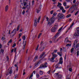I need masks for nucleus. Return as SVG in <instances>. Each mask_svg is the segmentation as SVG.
Wrapping results in <instances>:
<instances>
[{
  "instance_id": "4c0bfd02",
  "label": "nucleus",
  "mask_w": 79,
  "mask_h": 79,
  "mask_svg": "<svg viewBox=\"0 0 79 79\" xmlns=\"http://www.w3.org/2000/svg\"><path fill=\"white\" fill-rule=\"evenodd\" d=\"M36 77L37 78H39V75L38 73L36 74Z\"/></svg>"
},
{
  "instance_id": "f704fd0d",
  "label": "nucleus",
  "mask_w": 79,
  "mask_h": 79,
  "mask_svg": "<svg viewBox=\"0 0 79 79\" xmlns=\"http://www.w3.org/2000/svg\"><path fill=\"white\" fill-rule=\"evenodd\" d=\"M63 27H60V28L59 29V30H58V32H60V31H61V30L62 29V28H63Z\"/></svg>"
},
{
  "instance_id": "c756f323",
  "label": "nucleus",
  "mask_w": 79,
  "mask_h": 79,
  "mask_svg": "<svg viewBox=\"0 0 79 79\" xmlns=\"http://www.w3.org/2000/svg\"><path fill=\"white\" fill-rule=\"evenodd\" d=\"M73 52H74V48H72L71 50V53H73Z\"/></svg>"
},
{
  "instance_id": "c85d7f7f",
  "label": "nucleus",
  "mask_w": 79,
  "mask_h": 79,
  "mask_svg": "<svg viewBox=\"0 0 79 79\" xmlns=\"http://www.w3.org/2000/svg\"><path fill=\"white\" fill-rule=\"evenodd\" d=\"M59 7L60 8V10H63V9H64V8H63V7L61 6H59Z\"/></svg>"
},
{
  "instance_id": "c03bdc74",
  "label": "nucleus",
  "mask_w": 79,
  "mask_h": 79,
  "mask_svg": "<svg viewBox=\"0 0 79 79\" xmlns=\"http://www.w3.org/2000/svg\"><path fill=\"white\" fill-rule=\"evenodd\" d=\"M27 3L26 2H25L24 3V6H26V4H27Z\"/></svg>"
},
{
  "instance_id": "774afa93",
  "label": "nucleus",
  "mask_w": 79,
  "mask_h": 79,
  "mask_svg": "<svg viewBox=\"0 0 79 79\" xmlns=\"http://www.w3.org/2000/svg\"><path fill=\"white\" fill-rule=\"evenodd\" d=\"M2 40H5V38H4V37H2Z\"/></svg>"
},
{
  "instance_id": "6e6552de",
  "label": "nucleus",
  "mask_w": 79,
  "mask_h": 79,
  "mask_svg": "<svg viewBox=\"0 0 79 79\" xmlns=\"http://www.w3.org/2000/svg\"><path fill=\"white\" fill-rule=\"evenodd\" d=\"M45 47L42 46H41L40 48V52H42L43 50H44Z\"/></svg>"
},
{
  "instance_id": "69168bd1",
  "label": "nucleus",
  "mask_w": 79,
  "mask_h": 79,
  "mask_svg": "<svg viewBox=\"0 0 79 79\" xmlns=\"http://www.w3.org/2000/svg\"><path fill=\"white\" fill-rule=\"evenodd\" d=\"M65 1H66L67 2H70V0H65Z\"/></svg>"
},
{
  "instance_id": "6ab92c4d",
  "label": "nucleus",
  "mask_w": 79,
  "mask_h": 79,
  "mask_svg": "<svg viewBox=\"0 0 79 79\" xmlns=\"http://www.w3.org/2000/svg\"><path fill=\"white\" fill-rule=\"evenodd\" d=\"M44 56H45V53L43 52L42 54L40 56V58H44Z\"/></svg>"
},
{
  "instance_id": "b1692460",
  "label": "nucleus",
  "mask_w": 79,
  "mask_h": 79,
  "mask_svg": "<svg viewBox=\"0 0 79 79\" xmlns=\"http://www.w3.org/2000/svg\"><path fill=\"white\" fill-rule=\"evenodd\" d=\"M23 40V44H24V40H25V39H26V36H25V35H23V37H22Z\"/></svg>"
},
{
  "instance_id": "0eeeda50",
  "label": "nucleus",
  "mask_w": 79,
  "mask_h": 79,
  "mask_svg": "<svg viewBox=\"0 0 79 79\" xmlns=\"http://www.w3.org/2000/svg\"><path fill=\"white\" fill-rule=\"evenodd\" d=\"M41 63L42 61H41V60H40L39 61L37 62V63L35 64V67H36V66H37V65H38L39 64H40V63Z\"/></svg>"
},
{
  "instance_id": "cd10ccee",
  "label": "nucleus",
  "mask_w": 79,
  "mask_h": 79,
  "mask_svg": "<svg viewBox=\"0 0 79 79\" xmlns=\"http://www.w3.org/2000/svg\"><path fill=\"white\" fill-rule=\"evenodd\" d=\"M60 5H61V4L59 2H58V4L57 5V7H59V6H60Z\"/></svg>"
},
{
  "instance_id": "9d476101",
  "label": "nucleus",
  "mask_w": 79,
  "mask_h": 79,
  "mask_svg": "<svg viewBox=\"0 0 79 79\" xmlns=\"http://www.w3.org/2000/svg\"><path fill=\"white\" fill-rule=\"evenodd\" d=\"M41 7H42V5H40V9L38 8V9L36 11L37 13H39L40 11Z\"/></svg>"
},
{
  "instance_id": "393cba45",
  "label": "nucleus",
  "mask_w": 79,
  "mask_h": 79,
  "mask_svg": "<svg viewBox=\"0 0 79 79\" xmlns=\"http://www.w3.org/2000/svg\"><path fill=\"white\" fill-rule=\"evenodd\" d=\"M20 28V25H19L17 28V31H19V28Z\"/></svg>"
},
{
  "instance_id": "0e129e2a",
  "label": "nucleus",
  "mask_w": 79,
  "mask_h": 79,
  "mask_svg": "<svg viewBox=\"0 0 79 79\" xmlns=\"http://www.w3.org/2000/svg\"><path fill=\"white\" fill-rule=\"evenodd\" d=\"M79 44H77L76 46V48H77V47H79Z\"/></svg>"
},
{
  "instance_id": "338daca9",
  "label": "nucleus",
  "mask_w": 79,
  "mask_h": 79,
  "mask_svg": "<svg viewBox=\"0 0 79 79\" xmlns=\"http://www.w3.org/2000/svg\"><path fill=\"white\" fill-rule=\"evenodd\" d=\"M50 72H51V70H49V71L48 72V74H50Z\"/></svg>"
},
{
  "instance_id": "a19ab883",
  "label": "nucleus",
  "mask_w": 79,
  "mask_h": 79,
  "mask_svg": "<svg viewBox=\"0 0 79 79\" xmlns=\"http://www.w3.org/2000/svg\"><path fill=\"white\" fill-rule=\"evenodd\" d=\"M1 52L2 53H3L4 52V50H3V49H1Z\"/></svg>"
},
{
  "instance_id": "a211bd4d",
  "label": "nucleus",
  "mask_w": 79,
  "mask_h": 79,
  "mask_svg": "<svg viewBox=\"0 0 79 79\" xmlns=\"http://www.w3.org/2000/svg\"><path fill=\"white\" fill-rule=\"evenodd\" d=\"M8 10V6L7 5L6 6L5 8V11H7Z\"/></svg>"
},
{
  "instance_id": "de8ad7c7",
  "label": "nucleus",
  "mask_w": 79,
  "mask_h": 79,
  "mask_svg": "<svg viewBox=\"0 0 79 79\" xmlns=\"http://www.w3.org/2000/svg\"><path fill=\"white\" fill-rule=\"evenodd\" d=\"M62 11L63 13H65V12L66 11V10L63 9H62Z\"/></svg>"
},
{
  "instance_id": "7c9ffc66",
  "label": "nucleus",
  "mask_w": 79,
  "mask_h": 79,
  "mask_svg": "<svg viewBox=\"0 0 79 79\" xmlns=\"http://www.w3.org/2000/svg\"><path fill=\"white\" fill-rule=\"evenodd\" d=\"M40 75H42L43 74V72H42V71H41V70H40Z\"/></svg>"
},
{
  "instance_id": "58836bf2",
  "label": "nucleus",
  "mask_w": 79,
  "mask_h": 79,
  "mask_svg": "<svg viewBox=\"0 0 79 79\" xmlns=\"http://www.w3.org/2000/svg\"><path fill=\"white\" fill-rule=\"evenodd\" d=\"M42 34V33H40L38 37V38L39 39L40 38V36Z\"/></svg>"
},
{
  "instance_id": "2eb2a0df",
  "label": "nucleus",
  "mask_w": 79,
  "mask_h": 79,
  "mask_svg": "<svg viewBox=\"0 0 79 79\" xmlns=\"http://www.w3.org/2000/svg\"><path fill=\"white\" fill-rule=\"evenodd\" d=\"M79 5V2L77 1V2L75 4V5H74V7H76V6H78Z\"/></svg>"
},
{
  "instance_id": "aec40b11",
  "label": "nucleus",
  "mask_w": 79,
  "mask_h": 79,
  "mask_svg": "<svg viewBox=\"0 0 79 79\" xmlns=\"http://www.w3.org/2000/svg\"><path fill=\"white\" fill-rule=\"evenodd\" d=\"M30 6H31V5L30 4V3H29V5H27V10H29V9L30 8Z\"/></svg>"
},
{
  "instance_id": "603ef678",
  "label": "nucleus",
  "mask_w": 79,
  "mask_h": 79,
  "mask_svg": "<svg viewBox=\"0 0 79 79\" xmlns=\"http://www.w3.org/2000/svg\"><path fill=\"white\" fill-rule=\"evenodd\" d=\"M14 52H15V53H16V48H15L14 49Z\"/></svg>"
},
{
  "instance_id": "20e7f679",
  "label": "nucleus",
  "mask_w": 79,
  "mask_h": 79,
  "mask_svg": "<svg viewBox=\"0 0 79 79\" xmlns=\"http://www.w3.org/2000/svg\"><path fill=\"white\" fill-rule=\"evenodd\" d=\"M47 64H48L46 62L44 64V65H41L39 68H47Z\"/></svg>"
},
{
  "instance_id": "3c124183",
  "label": "nucleus",
  "mask_w": 79,
  "mask_h": 79,
  "mask_svg": "<svg viewBox=\"0 0 79 79\" xmlns=\"http://www.w3.org/2000/svg\"><path fill=\"white\" fill-rule=\"evenodd\" d=\"M46 18L47 19V21H48L49 19L48 17H46Z\"/></svg>"
},
{
  "instance_id": "6e6d98bb",
  "label": "nucleus",
  "mask_w": 79,
  "mask_h": 79,
  "mask_svg": "<svg viewBox=\"0 0 79 79\" xmlns=\"http://www.w3.org/2000/svg\"><path fill=\"white\" fill-rule=\"evenodd\" d=\"M42 44H43V41H42L40 44V45L41 46H42Z\"/></svg>"
},
{
  "instance_id": "f03ea898",
  "label": "nucleus",
  "mask_w": 79,
  "mask_h": 79,
  "mask_svg": "<svg viewBox=\"0 0 79 79\" xmlns=\"http://www.w3.org/2000/svg\"><path fill=\"white\" fill-rule=\"evenodd\" d=\"M16 29H14L12 31V32L10 33V36H11L12 37H13V36H14V35H15L16 34Z\"/></svg>"
},
{
  "instance_id": "423d86ee",
  "label": "nucleus",
  "mask_w": 79,
  "mask_h": 79,
  "mask_svg": "<svg viewBox=\"0 0 79 79\" xmlns=\"http://www.w3.org/2000/svg\"><path fill=\"white\" fill-rule=\"evenodd\" d=\"M55 74L56 77H57L58 79L61 78V77H62V76H61V75L60 74H59L58 73H56Z\"/></svg>"
},
{
  "instance_id": "e433bc0d",
  "label": "nucleus",
  "mask_w": 79,
  "mask_h": 79,
  "mask_svg": "<svg viewBox=\"0 0 79 79\" xmlns=\"http://www.w3.org/2000/svg\"><path fill=\"white\" fill-rule=\"evenodd\" d=\"M71 16V15L69 14L66 16V18H69V17Z\"/></svg>"
},
{
  "instance_id": "f3484780",
  "label": "nucleus",
  "mask_w": 79,
  "mask_h": 79,
  "mask_svg": "<svg viewBox=\"0 0 79 79\" xmlns=\"http://www.w3.org/2000/svg\"><path fill=\"white\" fill-rule=\"evenodd\" d=\"M37 59H38V56H36L35 57V58L33 60V61H36V60H37Z\"/></svg>"
},
{
  "instance_id": "7ed1b4c3",
  "label": "nucleus",
  "mask_w": 79,
  "mask_h": 79,
  "mask_svg": "<svg viewBox=\"0 0 79 79\" xmlns=\"http://www.w3.org/2000/svg\"><path fill=\"white\" fill-rule=\"evenodd\" d=\"M58 16L59 17V18H60L61 19H64V18H65L64 15L61 13H59L58 15Z\"/></svg>"
},
{
  "instance_id": "c9c22d12",
  "label": "nucleus",
  "mask_w": 79,
  "mask_h": 79,
  "mask_svg": "<svg viewBox=\"0 0 79 79\" xmlns=\"http://www.w3.org/2000/svg\"><path fill=\"white\" fill-rule=\"evenodd\" d=\"M32 76H33V73H32L31 74V75H30V77H29V79L31 78V77H32Z\"/></svg>"
},
{
  "instance_id": "79ce46f5",
  "label": "nucleus",
  "mask_w": 79,
  "mask_h": 79,
  "mask_svg": "<svg viewBox=\"0 0 79 79\" xmlns=\"http://www.w3.org/2000/svg\"><path fill=\"white\" fill-rule=\"evenodd\" d=\"M24 13H25V11H24V10H23L22 12V14L23 15H24Z\"/></svg>"
},
{
  "instance_id": "13d9d810",
  "label": "nucleus",
  "mask_w": 79,
  "mask_h": 79,
  "mask_svg": "<svg viewBox=\"0 0 79 79\" xmlns=\"http://www.w3.org/2000/svg\"><path fill=\"white\" fill-rule=\"evenodd\" d=\"M6 58L7 59V61H9V57H8V56H7L6 57Z\"/></svg>"
},
{
  "instance_id": "2f4dec72",
  "label": "nucleus",
  "mask_w": 79,
  "mask_h": 79,
  "mask_svg": "<svg viewBox=\"0 0 79 79\" xmlns=\"http://www.w3.org/2000/svg\"><path fill=\"white\" fill-rule=\"evenodd\" d=\"M67 67H69V68L71 67V63H70L69 64V65H68L67 66Z\"/></svg>"
},
{
  "instance_id": "e2e57ef3",
  "label": "nucleus",
  "mask_w": 79,
  "mask_h": 79,
  "mask_svg": "<svg viewBox=\"0 0 79 79\" xmlns=\"http://www.w3.org/2000/svg\"><path fill=\"white\" fill-rule=\"evenodd\" d=\"M63 50H64L65 51H66V49L65 48H64L63 49Z\"/></svg>"
},
{
  "instance_id": "f8f14e48",
  "label": "nucleus",
  "mask_w": 79,
  "mask_h": 79,
  "mask_svg": "<svg viewBox=\"0 0 79 79\" xmlns=\"http://www.w3.org/2000/svg\"><path fill=\"white\" fill-rule=\"evenodd\" d=\"M63 61V58H62V57H60V59L59 64H62V63H63V61Z\"/></svg>"
},
{
  "instance_id": "ea45409f",
  "label": "nucleus",
  "mask_w": 79,
  "mask_h": 79,
  "mask_svg": "<svg viewBox=\"0 0 79 79\" xmlns=\"http://www.w3.org/2000/svg\"><path fill=\"white\" fill-rule=\"evenodd\" d=\"M26 43H25L24 45H23V50H24V48H25V46H26Z\"/></svg>"
},
{
  "instance_id": "5701e85b",
  "label": "nucleus",
  "mask_w": 79,
  "mask_h": 79,
  "mask_svg": "<svg viewBox=\"0 0 79 79\" xmlns=\"http://www.w3.org/2000/svg\"><path fill=\"white\" fill-rule=\"evenodd\" d=\"M54 59H55V58L53 57H52L51 59H50L51 61H52V62H54V61H55Z\"/></svg>"
},
{
  "instance_id": "052dcab7",
  "label": "nucleus",
  "mask_w": 79,
  "mask_h": 79,
  "mask_svg": "<svg viewBox=\"0 0 79 79\" xmlns=\"http://www.w3.org/2000/svg\"><path fill=\"white\" fill-rule=\"evenodd\" d=\"M57 50H54V53H56V52H57Z\"/></svg>"
},
{
  "instance_id": "a18cd8bd",
  "label": "nucleus",
  "mask_w": 79,
  "mask_h": 79,
  "mask_svg": "<svg viewBox=\"0 0 79 79\" xmlns=\"http://www.w3.org/2000/svg\"><path fill=\"white\" fill-rule=\"evenodd\" d=\"M16 44H15V43H14V44H13V46H12V47H15V46H16Z\"/></svg>"
},
{
  "instance_id": "4468645a",
  "label": "nucleus",
  "mask_w": 79,
  "mask_h": 79,
  "mask_svg": "<svg viewBox=\"0 0 79 79\" xmlns=\"http://www.w3.org/2000/svg\"><path fill=\"white\" fill-rule=\"evenodd\" d=\"M59 34H60V33L57 32V34H56L54 36V40H55L56 39V37H57L58 35Z\"/></svg>"
},
{
  "instance_id": "bb28decb",
  "label": "nucleus",
  "mask_w": 79,
  "mask_h": 79,
  "mask_svg": "<svg viewBox=\"0 0 79 79\" xmlns=\"http://www.w3.org/2000/svg\"><path fill=\"white\" fill-rule=\"evenodd\" d=\"M41 18V17L39 16L38 19V22L39 23V22H40V19Z\"/></svg>"
},
{
  "instance_id": "49530a36",
  "label": "nucleus",
  "mask_w": 79,
  "mask_h": 79,
  "mask_svg": "<svg viewBox=\"0 0 79 79\" xmlns=\"http://www.w3.org/2000/svg\"><path fill=\"white\" fill-rule=\"evenodd\" d=\"M53 10H52L51 12H50V14L51 15H52L53 14Z\"/></svg>"
},
{
  "instance_id": "39448f33",
  "label": "nucleus",
  "mask_w": 79,
  "mask_h": 79,
  "mask_svg": "<svg viewBox=\"0 0 79 79\" xmlns=\"http://www.w3.org/2000/svg\"><path fill=\"white\" fill-rule=\"evenodd\" d=\"M49 20L51 21L52 23H53L55 22V18L54 17V16H52L51 19H50Z\"/></svg>"
},
{
  "instance_id": "37998d69",
  "label": "nucleus",
  "mask_w": 79,
  "mask_h": 79,
  "mask_svg": "<svg viewBox=\"0 0 79 79\" xmlns=\"http://www.w3.org/2000/svg\"><path fill=\"white\" fill-rule=\"evenodd\" d=\"M12 73V70H11H11L10 71V72H9V74H11Z\"/></svg>"
},
{
  "instance_id": "864d4df0",
  "label": "nucleus",
  "mask_w": 79,
  "mask_h": 79,
  "mask_svg": "<svg viewBox=\"0 0 79 79\" xmlns=\"http://www.w3.org/2000/svg\"><path fill=\"white\" fill-rule=\"evenodd\" d=\"M77 44V41H75L74 42V45H75V44Z\"/></svg>"
},
{
  "instance_id": "f257e3e1",
  "label": "nucleus",
  "mask_w": 79,
  "mask_h": 79,
  "mask_svg": "<svg viewBox=\"0 0 79 79\" xmlns=\"http://www.w3.org/2000/svg\"><path fill=\"white\" fill-rule=\"evenodd\" d=\"M79 35V27L77 28V31L75 32L74 35H73L74 38H77V37Z\"/></svg>"
},
{
  "instance_id": "412c9836",
  "label": "nucleus",
  "mask_w": 79,
  "mask_h": 79,
  "mask_svg": "<svg viewBox=\"0 0 79 79\" xmlns=\"http://www.w3.org/2000/svg\"><path fill=\"white\" fill-rule=\"evenodd\" d=\"M73 25H74V22L73 23H72V25L70 26L69 27V28L68 30H69V29H71V28H72V27H73Z\"/></svg>"
},
{
  "instance_id": "bf43d9fd",
  "label": "nucleus",
  "mask_w": 79,
  "mask_h": 79,
  "mask_svg": "<svg viewBox=\"0 0 79 79\" xmlns=\"http://www.w3.org/2000/svg\"><path fill=\"white\" fill-rule=\"evenodd\" d=\"M55 26H56V28L58 27V24L57 23H56L55 25Z\"/></svg>"
},
{
  "instance_id": "473e14b6",
  "label": "nucleus",
  "mask_w": 79,
  "mask_h": 79,
  "mask_svg": "<svg viewBox=\"0 0 79 79\" xmlns=\"http://www.w3.org/2000/svg\"><path fill=\"white\" fill-rule=\"evenodd\" d=\"M63 5L65 6H66V2H64L63 3Z\"/></svg>"
},
{
  "instance_id": "ddd939ff",
  "label": "nucleus",
  "mask_w": 79,
  "mask_h": 79,
  "mask_svg": "<svg viewBox=\"0 0 79 79\" xmlns=\"http://www.w3.org/2000/svg\"><path fill=\"white\" fill-rule=\"evenodd\" d=\"M51 31L52 32H55V31H56V29H55V27H53L51 30Z\"/></svg>"
},
{
  "instance_id": "a878e982",
  "label": "nucleus",
  "mask_w": 79,
  "mask_h": 79,
  "mask_svg": "<svg viewBox=\"0 0 79 79\" xmlns=\"http://www.w3.org/2000/svg\"><path fill=\"white\" fill-rule=\"evenodd\" d=\"M65 41H66L67 42H69V41L68 40V37H66L65 39Z\"/></svg>"
},
{
  "instance_id": "9b49d317",
  "label": "nucleus",
  "mask_w": 79,
  "mask_h": 79,
  "mask_svg": "<svg viewBox=\"0 0 79 79\" xmlns=\"http://www.w3.org/2000/svg\"><path fill=\"white\" fill-rule=\"evenodd\" d=\"M35 23H34V26H35L36 27L37 24V19L36 18L35 19L34 21Z\"/></svg>"
},
{
  "instance_id": "8fccbe9b",
  "label": "nucleus",
  "mask_w": 79,
  "mask_h": 79,
  "mask_svg": "<svg viewBox=\"0 0 79 79\" xmlns=\"http://www.w3.org/2000/svg\"><path fill=\"white\" fill-rule=\"evenodd\" d=\"M69 71H71H71H72V69L71 68H69Z\"/></svg>"
},
{
  "instance_id": "4d7b16f0",
  "label": "nucleus",
  "mask_w": 79,
  "mask_h": 79,
  "mask_svg": "<svg viewBox=\"0 0 79 79\" xmlns=\"http://www.w3.org/2000/svg\"><path fill=\"white\" fill-rule=\"evenodd\" d=\"M18 77V74H16L15 75L14 78L16 79V77Z\"/></svg>"
},
{
  "instance_id": "5fc2aeb1",
  "label": "nucleus",
  "mask_w": 79,
  "mask_h": 79,
  "mask_svg": "<svg viewBox=\"0 0 79 79\" xmlns=\"http://www.w3.org/2000/svg\"><path fill=\"white\" fill-rule=\"evenodd\" d=\"M79 13V11H77L75 14V15H77V13Z\"/></svg>"
},
{
  "instance_id": "dca6fc26",
  "label": "nucleus",
  "mask_w": 79,
  "mask_h": 79,
  "mask_svg": "<svg viewBox=\"0 0 79 79\" xmlns=\"http://www.w3.org/2000/svg\"><path fill=\"white\" fill-rule=\"evenodd\" d=\"M53 23H52L50 19H49V20L48 21V25H49V26H50V25H51V24H52Z\"/></svg>"
},
{
  "instance_id": "1a4fd4ad",
  "label": "nucleus",
  "mask_w": 79,
  "mask_h": 79,
  "mask_svg": "<svg viewBox=\"0 0 79 79\" xmlns=\"http://www.w3.org/2000/svg\"><path fill=\"white\" fill-rule=\"evenodd\" d=\"M52 55V58H56L57 56L55 54V53H54V52H52L51 53Z\"/></svg>"
},
{
  "instance_id": "72a5a7b5",
  "label": "nucleus",
  "mask_w": 79,
  "mask_h": 79,
  "mask_svg": "<svg viewBox=\"0 0 79 79\" xmlns=\"http://www.w3.org/2000/svg\"><path fill=\"white\" fill-rule=\"evenodd\" d=\"M66 47H68V46H69V47H71V44H67L66 45Z\"/></svg>"
},
{
  "instance_id": "680f3d73",
  "label": "nucleus",
  "mask_w": 79,
  "mask_h": 79,
  "mask_svg": "<svg viewBox=\"0 0 79 79\" xmlns=\"http://www.w3.org/2000/svg\"><path fill=\"white\" fill-rule=\"evenodd\" d=\"M76 0H74L73 1V3H76Z\"/></svg>"
},
{
  "instance_id": "4be33fe9",
  "label": "nucleus",
  "mask_w": 79,
  "mask_h": 79,
  "mask_svg": "<svg viewBox=\"0 0 79 79\" xmlns=\"http://www.w3.org/2000/svg\"><path fill=\"white\" fill-rule=\"evenodd\" d=\"M59 63L57 64L55 66L56 68H58V67H59Z\"/></svg>"
},
{
  "instance_id": "09e8293b",
  "label": "nucleus",
  "mask_w": 79,
  "mask_h": 79,
  "mask_svg": "<svg viewBox=\"0 0 79 79\" xmlns=\"http://www.w3.org/2000/svg\"><path fill=\"white\" fill-rule=\"evenodd\" d=\"M11 42H12V39L10 40L9 41V43H11Z\"/></svg>"
}]
</instances>
